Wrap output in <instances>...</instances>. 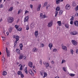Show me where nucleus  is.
I'll return each mask as SVG.
<instances>
[{
    "label": "nucleus",
    "mask_w": 78,
    "mask_h": 78,
    "mask_svg": "<svg viewBox=\"0 0 78 78\" xmlns=\"http://www.w3.org/2000/svg\"><path fill=\"white\" fill-rule=\"evenodd\" d=\"M2 59H5V58L4 56H2Z\"/></svg>",
    "instance_id": "obj_62"
},
{
    "label": "nucleus",
    "mask_w": 78,
    "mask_h": 78,
    "mask_svg": "<svg viewBox=\"0 0 78 78\" xmlns=\"http://www.w3.org/2000/svg\"><path fill=\"white\" fill-rule=\"evenodd\" d=\"M62 49L64 50H67V47L65 46H62Z\"/></svg>",
    "instance_id": "obj_17"
},
{
    "label": "nucleus",
    "mask_w": 78,
    "mask_h": 78,
    "mask_svg": "<svg viewBox=\"0 0 78 78\" xmlns=\"http://www.w3.org/2000/svg\"><path fill=\"white\" fill-rule=\"evenodd\" d=\"M40 73H41V76H43V75H44V74H43L44 72H41Z\"/></svg>",
    "instance_id": "obj_48"
},
{
    "label": "nucleus",
    "mask_w": 78,
    "mask_h": 78,
    "mask_svg": "<svg viewBox=\"0 0 78 78\" xmlns=\"http://www.w3.org/2000/svg\"><path fill=\"white\" fill-rule=\"evenodd\" d=\"M18 75H21L22 74V72L20 71H19L18 72H17Z\"/></svg>",
    "instance_id": "obj_31"
},
{
    "label": "nucleus",
    "mask_w": 78,
    "mask_h": 78,
    "mask_svg": "<svg viewBox=\"0 0 78 78\" xmlns=\"http://www.w3.org/2000/svg\"><path fill=\"white\" fill-rule=\"evenodd\" d=\"M15 28L16 29H18L19 28V26L17 25H15Z\"/></svg>",
    "instance_id": "obj_46"
},
{
    "label": "nucleus",
    "mask_w": 78,
    "mask_h": 78,
    "mask_svg": "<svg viewBox=\"0 0 78 78\" xmlns=\"http://www.w3.org/2000/svg\"><path fill=\"white\" fill-rule=\"evenodd\" d=\"M5 59H2V61L3 62H4L5 61Z\"/></svg>",
    "instance_id": "obj_55"
},
{
    "label": "nucleus",
    "mask_w": 78,
    "mask_h": 78,
    "mask_svg": "<svg viewBox=\"0 0 78 78\" xmlns=\"http://www.w3.org/2000/svg\"><path fill=\"white\" fill-rule=\"evenodd\" d=\"M5 49L7 57H10V51L8 50V48H6Z\"/></svg>",
    "instance_id": "obj_2"
},
{
    "label": "nucleus",
    "mask_w": 78,
    "mask_h": 78,
    "mask_svg": "<svg viewBox=\"0 0 78 78\" xmlns=\"http://www.w3.org/2000/svg\"><path fill=\"white\" fill-rule=\"evenodd\" d=\"M66 62V61H65V60H62V62H61V64H62L63 63V62Z\"/></svg>",
    "instance_id": "obj_51"
},
{
    "label": "nucleus",
    "mask_w": 78,
    "mask_h": 78,
    "mask_svg": "<svg viewBox=\"0 0 78 78\" xmlns=\"http://www.w3.org/2000/svg\"><path fill=\"white\" fill-rule=\"evenodd\" d=\"M76 5V3L74 2H73L72 4V6H75Z\"/></svg>",
    "instance_id": "obj_29"
},
{
    "label": "nucleus",
    "mask_w": 78,
    "mask_h": 78,
    "mask_svg": "<svg viewBox=\"0 0 78 78\" xmlns=\"http://www.w3.org/2000/svg\"><path fill=\"white\" fill-rule=\"evenodd\" d=\"M21 12H22V10L20 9L18 12V14H19L20 13H21Z\"/></svg>",
    "instance_id": "obj_41"
},
{
    "label": "nucleus",
    "mask_w": 78,
    "mask_h": 78,
    "mask_svg": "<svg viewBox=\"0 0 78 78\" xmlns=\"http://www.w3.org/2000/svg\"><path fill=\"white\" fill-rule=\"evenodd\" d=\"M70 34L72 35H76L78 34V32L76 31H74L71 32Z\"/></svg>",
    "instance_id": "obj_3"
},
{
    "label": "nucleus",
    "mask_w": 78,
    "mask_h": 78,
    "mask_svg": "<svg viewBox=\"0 0 78 78\" xmlns=\"http://www.w3.org/2000/svg\"><path fill=\"white\" fill-rule=\"evenodd\" d=\"M74 24L76 27H78V21H76L74 22Z\"/></svg>",
    "instance_id": "obj_11"
},
{
    "label": "nucleus",
    "mask_w": 78,
    "mask_h": 78,
    "mask_svg": "<svg viewBox=\"0 0 78 78\" xmlns=\"http://www.w3.org/2000/svg\"><path fill=\"white\" fill-rule=\"evenodd\" d=\"M22 30V28H20L17 29V31H21Z\"/></svg>",
    "instance_id": "obj_49"
},
{
    "label": "nucleus",
    "mask_w": 78,
    "mask_h": 78,
    "mask_svg": "<svg viewBox=\"0 0 78 78\" xmlns=\"http://www.w3.org/2000/svg\"><path fill=\"white\" fill-rule=\"evenodd\" d=\"M62 12H63V11L62 10H60L59 12V14H60H60H62Z\"/></svg>",
    "instance_id": "obj_33"
},
{
    "label": "nucleus",
    "mask_w": 78,
    "mask_h": 78,
    "mask_svg": "<svg viewBox=\"0 0 78 78\" xmlns=\"http://www.w3.org/2000/svg\"><path fill=\"white\" fill-rule=\"evenodd\" d=\"M43 16V14H42V13H41L40 15V17L41 19H42Z\"/></svg>",
    "instance_id": "obj_39"
},
{
    "label": "nucleus",
    "mask_w": 78,
    "mask_h": 78,
    "mask_svg": "<svg viewBox=\"0 0 78 78\" xmlns=\"http://www.w3.org/2000/svg\"><path fill=\"white\" fill-rule=\"evenodd\" d=\"M75 10L76 11L78 10V5H77L76 7L75 8Z\"/></svg>",
    "instance_id": "obj_45"
},
{
    "label": "nucleus",
    "mask_w": 78,
    "mask_h": 78,
    "mask_svg": "<svg viewBox=\"0 0 78 78\" xmlns=\"http://www.w3.org/2000/svg\"><path fill=\"white\" fill-rule=\"evenodd\" d=\"M7 75V72L5 71H3L2 75H3V76H5V75Z\"/></svg>",
    "instance_id": "obj_16"
},
{
    "label": "nucleus",
    "mask_w": 78,
    "mask_h": 78,
    "mask_svg": "<svg viewBox=\"0 0 78 78\" xmlns=\"http://www.w3.org/2000/svg\"><path fill=\"white\" fill-rule=\"evenodd\" d=\"M49 6H50L49 5H47L46 6V10H48V7H49Z\"/></svg>",
    "instance_id": "obj_54"
},
{
    "label": "nucleus",
    "mask_w": 78,
    "mask_h": 78,
    "mask_svg": "<svg viewBox=\"0 0 78 78\" xmlns=\"http://www.w3.org/2000/svg\"><path fill=\"white\" fill-rule=\"evenodd\" d=\"M17 41H15V43L14 44V47H16V45H17Z\"/></svg>",
    "instance_id": "obj_35"
},
{
    "label": "nucleus",
    "mask_w": 78,
    "mask_h": 78,
    "mask_svg": "<svg viewBox=\"0 0 78 78\" xmlns=\"http://www.w3.org/2000/svg\"><path fill=\"white\" fill-rule=\"evenodd\" d=\"M48 47H49L50 50H51V48L53 47V44L51 43H49Z\"/></svg>",
    "instance_id": "obj_13"
},
{
    "label": "nucleus",
    "mask_w": 78,
    "mask_h": 78,
    "mask_svg": "<svg viewBox=\"0 0 78 78\" xmlns=\"http://www.w3.org/2000/svg\"><path fill=\"white\" fill-rule=\"evenodd\" d=\"M60 10V7H57L56 9V10L57 11H59Z\"/></svg>",
    "instance_id": "obj_24"
},
{
    "label": "nucleus",
    "mask_w": 78,
    "mask_h": 78,
    "mask_svg": "<svg viewBox=\"0 0 78 78\" xmlns=\"http://www.w3.org/2000/svg\"><path fill=\"white\" fill-rule=\"evenodd\" d=\"M2 67L4 69H6L8 67V65L6 64L3 65Z\"/></svg>",
    "instance_id": "obj_7"
},
{
    "label": "nucleus",
    "mask_w": 78,
    "mask_h": 78,
    "mask_svg": "<svg viewBox=\"0 0 78 78\" xmlns=\"http://www.w3.org/2000/svg\"><path fill=\"white\" fill-rule=\"evenodd\" d=\"M20 66V70L22 71V70H23V66L21 64H20L19 66Z\"/></svg>",
    "instance_id": "obj_14"
},
{
    "label": "nucleus",
    "mask_w": 78,
    "mask_h": 78,
    "mask_svg": "<svg viewBox=\"0 0 78 78\" xmlns=\"http://www.w3.org/2000/svg\"><path fill=\"white\" fill-rule=\"evenodd\" d=\"M25 13H28V11L27 10H26L25 12Z\"/></svg>",
    "instance_id": "obj_61"
},
{
    "label": "nucleus",
    "mask_w": 78,
    "mask_h": 78,
    "mask_svg": "<svg viewBox=\"0 0 78 78\" xmlns=\"http://www.w3.org/2000/svg\"><path fill=\"white\" fill-rule=\"evenodd\" d=\"M38 50V49L36 48H33V51L34 52H36Z\"/></svg>",
    "instance_id": "obj_10"
},
{
    "label": "nucleus",
    "mask_w": 78,
    "mask_h": 78,
    "mask_svg": "<svg viewBox=\"0 0 78 78\" xmlns=\"http://www.w3.org/2000/svg\"><path fill=\"white\" fill-rule=\"evenodd\" d=\"M23 55L22 54H21L20 55V56L19 57V59H22V58H23Z\"/></svg>",
    "instance_id": "obj_12"
},
{
    "label": "nucleus",
    "mask_w": 78,
    "mask_h": 78,
    "mask_svg": "<svg viewBox=\"0 0 78 78\" xmlns=\"http://www.w3.org/2000/svg\"><path fill=\"white\" fill-rule=\"evenodd\" d=\"M16 52L18 54H20V50L19 49H16Z\"/></svg>",
    "instance_id": "obj_23"
},
{
    "label": "nucleus",
    "mask_w": 78,
    "mask_h": 78,
    "mask_svg": "<svg viewBox=\"0 0 78 78\" xmlns=\"http://www.w3.org/2000/svg\"><path fill=\"white\" fill-rule=\"evenodd\" d=\"M21 76L22 78H23V77H24V76L23 75V74H21Z\"/></svg>",
    "instance_id": "obj_53"
},
{
    "label": "nucleus",
    "mask_w": 78,
    "mask_h": 78,
    "mask_svg": "<svg viewBox=\"0 0 78 78\" xmlns=\"http://www.w3.org/2000/svg\"><path fill=\"white\" fill-rule=\"evenodd\" d=\"M30 73L31 75H32V76H33L34 75V73L32 72V71H30Z\"/></svg>",
    "instance_id": "obj_34"
},
{
    "label": "nucleus",
    "mask_w": 78,
    "mask_h": 78,
    "mask_svg": "<svg viewBox=\"0 0 78 78\" xmlns=\"http://www.w3.org/2000/svg\"><path fill=\"white\" fill-rule=\"evenodd\" d=\"M35 35L36 37H37L38 35V31H36L35 32Z\"/></svg>",
    "instance_id": "obj_21"
},
{
    "label": "nucleus",
    "mask_w": 78,
    "mask_h": 78,
    "mask_svg": "<svg viewBox=\"0 0 78 78\" xmlns=\"http://www.w3.org/2000/svg\"><path fill=\"white\" fill-rule=\"evenodd\" d=\"M58 11H57L55 12V17H56V16H57V15H58Z\"/></svg>",
    "instance_id": "obj_38"
},
{
    "label": "nucleus",
    "mask_w": 78,
    "mask_h": 78,
    "mask_svg": "<svg viewBox=\"0 0 78 78\" xmlns=\"http://www.w3.org/2000/svg\"><path fill=\"white\" fill-rule=\"evenodd\" d=\"M41 5H39L38 8L37 9V11H40V9H41Z\"/></svg>",
    "instance_id": "obj_25"
},
{
    "label": "nucleus",
    "mask_w": 78,
    "mask_h": 78,
    "mask_svg": "<svg viewBox=\"0 0 78 78\" xmlns=\"http://www.w3.org/2000/svg\"><path fill=\"white\" fill-rule=\"evenodd\" d=\"M50 66V64L49 63H47L46 64V67L47 69L48 68V67H49V66Z\"/></svg>",
    "instance_id": "obj_26"
},
{
    "label": "nucleus",
    "mask_w": 78,
    "mask_h": 78,
    "mask_svg": "<svg viewBox=\"0 0 78 78\" xmlns=\"http://www.w3.org/2000/svg\"><path fill=\"white\" fill-rule=\"evenodd\" d=\"M65 26L66 28H69V24H65Z\"/></svg>",
    "instance_id": "obj_30"
},
{
    "label": "nucleus",
    "mask_w": 78,
    "mask_h": 78,
    "mask_svg": "<svg viewBox=\"0 0 78 78\" xmlns=\"http://www.w3.org/2000/svg\"><path fill=\"white\" fill-rule=\"evenodd\" d=\"M62 69L65 72H66V68H65V67H63Z\"/></svg>",
    "instance_id": "obj_47"
},
{
    "label": "nucleus",
    "mask_w": 78,
    "mask_h": 78,
    "mask_svg": "<svg viewBox=\"0 0 78 78\" xmlns=\"http://www.w3.org/2000/svg\"><path fill=\"white\" fill-rule=\"evenodd\" d=\"M6 34L7 36H8V35H9V32H7Z\"/></svg>",
    "instance_id": "obj_63"
},
{
    "label": "nucleus",
    "mask_w": 78,
    "mask_h": 78,
    "mask_svg": "<svg viewBox=\"0 0 78 78\" xmlns=\"http://www.w3.org/2000/svg\"><path fill=\"white\" fill-rule=\"evenodd\" d=\"M57 51V49L56 48H55L53 49V52H56V51Z\"/></svg>",
    "instance_id": "obj_43"
},
{
    "label": "nucleus",
    "mask_w": 78,
    "mask_h": 78,
    "mask_svg": "<svg viewBox=\"0 0 78 78\" xmlns=\"http://www.w3.org/2000/svg\"><path fill=\"white\" fill-rule=\"evenodd\" d=\"M45 17H46V16L45 15V14L43 16V17L44 19H45Z\"/></svg>",
    "instance_id": "obj_57"
},
{
    "label": "nucleus",
    "mask_w": 78,
    "mask_h": 78,
    "mask_svg": "<svg viewBox=\"0 0 78 78\" xmlns=\"http://www.w3.org/2000/svg\"><path fill=\"white\" fill-rule=\"evenodd\" d=\"M70 52L72 55H73V50H72V49L71 50Z\"/></svg>",
    "instance_id": "obj_42"
},
{
    "label": "nucleus",
    "mask_w": 78,
    "mask_h": 78,
    "mask_svg": "<svg viewBox=\"0 0 78 78\" xmlns=\"http://www.w3.org/2000/svg\"><path fill=\"white\" fill-rule=\"evenodd\" d=\"M29 30V27H28V25H27V27H26V30Z\"/></svg>",
    "instance_id": "obj_50"
},
{
    "label": "nucleus",
    "mask_w": 78,
    "mask_h": 78,
    "mask_svg": "<svg viewBox=\"0 0 78 78\" xmlns=\"http://www.w3.org/2000/svg\"><path fill=\"white\" fill-rule=\"evenodd\" d=\"M20 47H23V45L22 44H21L19 45Z\"/></svg>",
    "instance_id": "obj_52"
},
{
    "label": "nucleus",
    "mask_w": 78,
    "mask_h": 78,
    "mask_svg": "<svg viewBox=\"0 0 78 78\" xmlns=\"http://www.w3.org/2000/svg\"><path fill=\"white\" fill-rule=\"evenodd\" d=\"M16 35H13V38H16Z\"/></svg>",
    "instance_id": "obj_64"
},
{
    "label": "nucleus",
    "mask_w": 78,
    "mask_h": 78,
    "mask_svg": "<svg viewBox=\"0 0 78 78\" xmlns=\"http://www.w3.org/2000/svg\"><path fill=\"white\" fill-rule=\"evenodd\" d=\"M69 75L71 76H72L73 77V76H74L75 75V74H73V73H71L69 74Z\"/></svg>",
    "instance_id": "obj_28"
},
{
    "label": "nucleus",
    "mask_w": 78,
    "mask_h": 78,
    "mask_svg": "<svg viewBox=\"0 0 78 78\" xmlns=\"http://www.w3.org/2000/svg\"><path fill=\"white\" fill-rule=\"evenodd\" d=\"M47 5V2H45L44 3L43 6H44V7H45V6H46Z\"/></svg>",
    "instance_id": "obj_32"
},
{
    "label": "nucleus",
    "mask_w": 78,
    "mask_h": 78,
    "mask_svg": "<svg viewBox=\"0 0 78 78\" xmlns=\"http://www.w3.org/2000/svg\"><path fill=\"white\" fill-rule=\"evenodd\" d=\"M52 26V22L50 21L48 24V27H51Z\"/></svg>",
    "instance_id": "obj_9"
},
{
    "label": "nucleus",
    "mask_w": 78,
    "mask_h": 78,
    "mask_svg": "<svg viewBox=\"0 0 78 78\" xmlns=\"http://www.w3.org/2000/svg\"><path fill=\"white\" fill-rule=\"evenodd\" d=\"M3 5L1 4V6H0V7L1 8H2V7H3Z\"/></svg>",
    "instance_id": "obj_60"
},
{
    "label": "nucleus",
    "mask_w": 78,
    "mask_h": 78,
    "mask_svg": "<svg viewBox=\"0 0 78 78\" xmlns=\"http://www.w3.org/2000/svg\"><path fill=\"white\" fill-rule=\"evenodd\" d=\"M25 73H27V74H28V73L27 72V67L25 68Z\"/></svg>",
    "instance_id": "obj_37"
},
{
    "label": "nucleus",
    "mask_w": 78,
    "mask_h": 78,
    "mask_svg": "<svg viewBox=\"0 0 78 78\" xmlns=\"http://www.w3.org/2000/svg\"><path fill=\"white\" fill-rule=\"evenodd\" d=\"M12 9H13V7H11L9 9V11H12Z\"/></svg>",
    "instance_id": "obj_44"
},
{
    "label": "nucleus",
    "mask_w": 78,
    "mask_h": 78,
    "mask_svg": "<svg viewBox=\"0 0 78 78\" xmlns=\"http://www.w3.org/2000/svg\"><path fill=\"white\" fill-rule=\"evenodd\" d=\"M57 23H58V25H59V26H61V21H58L57 22Z\"/></svg>",
    "instance_id": "obj_22"
},
{
    "label": "nucleus",
    "mask_w": 78,
    "mask_h": 78,
    "mask_svg": "<svg viewBox=\"0 0 78 78\" xmlns=\"http://www.w3.org/2000/svg\"><path fill=\"white\" fill-rule=\"evenodd\" d=\"M73 21H71L70 22V23L71 25H73Z\"/></svg>",
    "instance_id": "obj_56"
},
{
    "label": "nucleus",
    "mask_w": 78,
    "mask_h": 78,
    "mask_svg": "<svg viewBox=\"0 0 78 78\" xmlns=\"http://www.w3.org/2000/svg\"><path fill=\"white\" fill-rule=\"evenodd\" d=\"M44 76H43V78H45V77H46V76H47V73H46V72H44Z\"/></svg>",
    "instance_id": "obj_27"
},
{
    "label": "nucleus",
    "mask_w": 78,
    "mask_h": 78,
    "mask_svg": "<svg viewBox=\"0 0 78 78\" xmlns=\"http://www.w3.org/2000/svg\"><path fill=\"white\" fill-rule=\"evenodd\" d=\"M33 64V62H29L28 64V66H29V67H30L31 68H32Z\"/></svg>",
    "instance_id": "obj_6"
},
{
    "label": "nucleus",
    "mask_w": 78,
    "mask_h": 78,
    "mask_svg": "<svg viewBox=\"0 0 78 78\" xmlns=\"http://www.w3.org/2000/svg\"><path fill=\"white\" fill-rule=\"evenodd\" d=\"M76 53L77 54H78V49L76 50Z\"/></svg>",
    "instance_id": "obj_58"
},
{
    "label": "nucleus",
    "mask_w": 78,
    "mask_h": 78,
    "mask_svg": "<svg viewBox=\"0 0 78 78\" xmlns=\"http://www.w3.org/2000/svg\"><path fill=\"white\" fill-rule=\"evenodd\" d=\"M29 19V16H26L24 20V22H28V21Z\"/></svg>",
    "instance_id": "obj_8"
},
{
    "label": "nucleus",
    "mask_w": 78,
    "mask_h": 78,
    "mask_svg": "<svg viewBox=\"0 0 78 78\" xmlns=\"http://www.w3.org/2000/svg\"><path fill=\"white\" fill-rule=\"evenodd\" d=\"M72 43L74 45H77V42L76 41L72 40Z\"/></svg>",
    "instance_id": "obj_5"
},
{
    "label": "nucleus",
    "mask_w": 78,
    "mask_h": 78,
    "mask_svg": "<svg viewBox=\"0 0 78 78\" xmlns=\"http://www.w3.org/2000/svg\"><path fill=\"white\" fill-rule=\"evenodd\" d=\"M13 29V27H10L9 29V33H11V32H12V30Z\"/></svg>",
    "instance_id": "obj_15"
},
{
    "label": "nucleus",
    "mask_w": 78,
    "mask_h": 78,
    "mask_svg": "<svg viewBox=\"0 0 78 78\" xmlns=\"http://www.w3.org/2000/svg\"><path fill=\"white\" fill-rule=\"evenodd\" d=\"M41 47H44V44H40Z\"/></svg>",
    "instance_id": "obj_40"
},
{
    "label": "nucleus",
    "mask_w": 78,
    "mask_h": 78,
    "mask_svg": "<svg viewBox=\"0 0 78 78\" xmlns=\"http://www.w3.org/2000/svg\"><path fill=\"white\" fill-rule=\"evenodd\" d=\"M70 9V6L69 4H67L66 6V10H69Z\"/></svg>",
    "instance_id": "obj_4"
},
{
    "label": "nucleus",
    "mask_w": 78,
    "mask_h": 78,
    "mask_svg": "<svg viewBox=\"0 0 78 78\" xmlns=\"http://www.w3.org/2000/svg\"><path fill=\"white\" fill-rule=\"evenodd\" d=\"M74 16H72V17H71V18L70 20L71 21H73V19H74Z\"/></svg>",
    "instance_id": "obj_36"
},
{
    "label": "nucleus",
    "mask_w": 78,
    "mask_h": 78,
    "mask_svg": "<svg viewBox=\"0 0 78 78\" xmlns=\"http://www.w3.org/2000/svg\"><path fill=\"white\" fill-rule=\"evenodd\" d=\"M56 4H59L61 2V0H55Z\"/></svg>",
    "instance_id": "obj_19"
},
{
    "label": "nucleus",
    "mask_w": 78,
    "mask_h": 78,
    "mask_svg": "<svg viewBox=\"0 0 78 78\" xmlns=\"http://www.w3.org/2000/svg\"><path fill=\"white\" fill-rule=\"evenodd\" d=\"M30 6L31 8H33V5H30Z\"/></svg>",
    "instance_id": "obj_59"
},
{
    "label": "nucleus",
    "mask_w": 78,
    "mask_h": 78,
    "mask_svg": "<svg viewBox=\"0 0 78 78\" xmlns=\"http://www.w3.org/2000/svg\"><path fill=\"white\" fill-rule=\"evenodd\" d=\"M34 23H32L30 25V27L31 28H34Z\"/></svg>",
    "instance_id": "obj_18"
},
{
    "label": "nucleus",
    "mask_w": 78,
    "mask_h": 78,
    "mask_svg": "<svg viewBox=\"0 0 78 78\" xmlns=\"http://www.w3.org/2000/svg\"><path fill=\"white\" fill-rule=\"evenodd\" d=\"M19 36H16V42H17L18 41H19Z\"/></svg>",
    "instance_id": "obj_20"
},
{
    "label": "nucleus",
    "mask_w": 78,
    "mask_h": 78,
    "mask_svg": "<svg viewBox=\"0 0 78 78\" xmlns=\"http://www.w3.org/2000/svg\"><path fill=\"white\" fill-rule=\"evenodd\" d=\"M7 21L9 23H12L14 21V18L12 17H9L7 19Z\"/></svg>",
    "instance_id": "obj_1"
}]
</instances>
